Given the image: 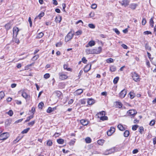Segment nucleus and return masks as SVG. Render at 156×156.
<instances>
[{
    "mask_svg": "<svg viewBox=\"0 0 156 156\" xmlns=\"http://www.w3.org/2000/svg\"><path fill=\"white\" fill-rule=\"evenodd\" d=\"M118 149L117 147H114L112 148L107 150L103 153V154L105 155H107L109 154L113 153L115 152H117L118 151Z\"/></svg>",
    "mask_w": 156,
    "mask_h": 156,
    "instance_id": "f257e3e1",
    "label": "nucleus"
},
{
    "mask_svg": "<svg viewBox=\"0 0 156 156\" xmlns=\"http://www.w3.org/2000/svg\"><path fill=\"white\" fill-rule=\"evenodd\" d=\"M105 112L104 111H102L98 114L97 115L98 118H100L101 120L104 121L108 119V117L105 116Z\"/></svg>",
    "mask_w": 156,
    "mask_h": 156,
    "instance_id": "f03ea898",
    "label": "nucleus"
},
{
    "mask_svg": "<svg viewBox=\"0 0 156 156\" xmlns=\"http://www.w3.org/2000/svg\"><path fill=\"white\" fill-rule=\"evenodd\" d=\"M137 112L134 109L129 110L127 111V115L128 116H130L131 118L133 117L136 114Z\"/></svg>",
    "mask_w": 156,
    "mask_h": 156,
    "instance_id": "7ed1b4c3",
    "label": "nucleus"
},
{
    "mask_svg": "<svg viewBox=\"0 0 156 156\" xmlns=\"http://www.w3.org/2000/svg\"><path fill=\"white\" fill-rule=\"evenodd\" d=\"M132 77L133 79L136 82L139 81L140 80L139 75L136 72L132 73Z\"/></svg>",
    "mask_w": 156,
    "mask_h": 156,
    "instance_id": "20e7f679",
    "label": "nucleus"
},
{
    "mask_svg": "<svg viewBox=\"0 0 156 156\" xmlns=\"http://www.w3.org/2000/svg\"><path fill=\"white\" fill-rule=\"evenodd\" d=\"M9 136V133H5L2 134L0 135V140H4L7 139Z\"/></svg>",
    "mask_w": 156,
    "mask_h": 156,
    "instance_id": "39448f33",
    "label": "nucleus"
},
{
    "mask_svg": "<svg viewBox=\"0 0 156 156\" xmlns=\"http://www.w3.org/2000/svg\"><path fill=\"white\" fill-rule=\"evenodd\" d=\"M73 36V34L71 33H69L65 37V41L68 42L71 40Z\"/></svg>",
    "mask_w": 156,
    "mask_h": 156,
    "instance_id": "423d86ee",
    "label": "nucleus"
},
{
    "mask_svg": "<svg viewBox=\"0 0 156 156\" xmlns=\"http://www.w3.org/2000/svg\"><path fill=\"white\" fill-rule=\"evenodd\" d=\"M19 28L16 27H15L13 28V37H17V36L19 32Z\"/></svg>",
    "mask_w": 156,
    "mask_h": 156,
    "instance_id": "0eeeda50",
    "label": "nucleus"
},
{
    "mask_svg": "<svg viewBox=\"0 0 156 156\" xmlns=\"http://www.w3.org/2000/svg\"><path fill=\"white\" fill-rule=\"evenodd\" d=\"M94 54H98L101 52L102 48L101 47H98L93 49Z\"/></svg>",
    "mask_w": 156,
    "mask_h": 156,
    "instance_id": "6e6552de",
    "label": "nucleus"
},
{
    "mask_svg": "<svg viewBox=\"0 0 156 156\" xmlns=\"http://www.w3.org/2000/svg\"><path fill=\"white\" fill-rule=\"evenodd\" d=\"M59 78L61 80H64L67 79L68 76L63 73H59Z\"/></svg>",
    "mask_w": 156,
    "mask_h": 156,
    "instance_id": "1a4fd4ad",
    "label": "nucleus"
},
{
    "mask_svg": "<svg viewBox=\"0 0 156 156\" xmlns=\"http://www.w3.org/2000/svg\"><path fill=\"white\" fill-rule=\"evenodd\" d=\"M22 96L23 98H25L26 100H29L30 99V95L28 94L25 92H23L22 93Z\"/></svg>",
    "mask_w": 156,
    "mask_h": 156,
    "instance_id": "9d476101",
    "label": "nucleus"
},
{
    "mask_svg": "<svg viewBox=\"0 0 156 156\" xmlns=\"http://www.w3.org/2000/svg\"><path fill=\"white\" fill-rule=\"evenodd\" d=\"M91 64H88L84 68V72L86 73L89 71L91 69Z\"/></svg>",
    "mask_w": 156,
    "mask_h": 156,
    "instance_id": "9b49d317",
    "label": "nucleus"
},
{
    "mask_svg": "<svg viewBox=\"0 0 156 156\" xmlns=\"http://www.w3.org/2000/svg\"><path fill=\"white\" fill-rule=\"evenodd\" d=\"M126 93V90L124 89L122 90L119 93V96L120 98H124L125 96Z\"/></svg>",
    "mask_w": 156,
    "mask_h": 156,
    "instance_id": "f8f14e48",
    "label": "nucleus"
},
{
    "mask_svg": "<svg viewBox=\"0 0 156 156\" xmlns=\"http://www.w3.org/2000/svg\"><path fill=\"white\" fill-rule=\"evenodd\" d=\"M115 130V129L113 127H111L110 129L107 132V134L108 136H111L113 134Z\"/></svg>",
    "mask_w": 156,
    "mask_h": 156,
    "instance_id": "ddd939ff",
    "label": "nucleus"
},
{
    "mask_svg": "<svg viewBox=\"0 0 156 156\" xmlns=\"http://www.w3.org/2000/svg\"><path fill=\"white\" fill-rule=\"evenodd\" d=\"M95 44V42L94 41H91L86 45V47L88 48L89 47V46L92 47L94 46Z\"/></svg>",
    "mask_w": 156,
    "mask_h": 156,
    "instance_id": "4468645a",
    "label": "nucleus"
},
{
    "mask_svg": "<svg viewBox=\"0 0 156 156\" xmlns=\"http://www.w3.org/2000/svg\"><path fill=\"white\" fill-rule=\"evenodd\" d=\"M120 3L122 5L126 7L129 5V1L128 0H122Z\"/></svg>",
    "mask_w": 156,
    "mask_h": 156,
    "instance_id": "2eb2a0df",
    "label": "nucleus"
},
{
    "mask_svg": "<svg viewBox=\"0 0 156 156\" xmlns=\"http://www.w3.org/2000/svg\"><path fill=\"white\" fill-rule=\"evenodd\" d=\"M83 90L82 89H79L75 91L74 93V94L76 95H78L83 92Z\"/></svg>",
    "mask_w": 156,
    "mask_h": 156,
    "instance_id": "dca6fc26",
    "label": "nucleus"
},
{
    "mask_svg": "<svg viewBox=\"0 0 156 156\" xmlns=\"http://www.w3.org/2000/svg\"><path fill=\"white\" fill-rule=\"evenodd\" d=\"M56 109V107L51 108V107H49L47 110V112L48 113H50Z\"/></svg>",
    "mask_w": 156,
    "mask_h": 156,
    "instance_id": "f3484780",
    "label": "nucleus"
},
{
    "mask_svg": "<svg viewBox=\"0 0 156 156\" xmlns=\"http://www.w3.org/2000/svg\"><path fill=\"white\" fill-rule=\"evenodd\" d=\"M80 123L83 125L86 126L88 124V121L85 119H82L80 120Z\"/></svg>",
    "mask_w": 156,
    "mask_h": 156,
    "instance_id": "a211bd4d",
    "label": "nucleus"
},
{
    "mask_svg": "<svg viewBox=\"0 0 156 156\" xmlns=\"http://www.w3.org/2000/svg\"><path fill=\"white\" fill-rule=\"evenodd\" d=\"M62 20L61 16H56L55 19V21L57 23H59Z\"/></svg>",
    "mask_w": 156,
    "mask_h": 156,
    "instance_id": "6ab92c4d",
    "label": "nucleus"
},
{
    "mask_svg": "<svg viewBox=\"0 0 156 156\" xmlns=\"http://www.w3.org/2000/svg\"><path fill=\"white\" fill-rule=\"evenodd\" d=\"M54 93L58 98H60L62 95V93L59 91H56L54 92Z\"/></svg>",
    "mask_w": 156,
    "mask_h": 156,
    "instance_id": "aec40b11",
    "label": "nucleus"
},
{
    "mask_svg": "<svg viewBox=\"0 0 156 156\" xmlns=\"http://www.w3.org/2000/svg\"><path fill=\"white\" fill-rule=\"evenodd\" d=\"M86 52L87 54H94V53L93 51V49H90L89 48L86 49Z\"/></svg>",
    "mask_w": 156,
    "mask_h": 156,
    "instance_id": "412c9836",
    "label": "nucleus"
},
{
    "mask_svg": "<svg viewBox=\"0 0 156 156\" xmlns=\"http://www.w3.org/2000/svg\"><path fill=\"white\" fill-rule=\"evenodd\" d=\"M94 103V100L92 99H89L87 101V103L89 105H92Z\"/></svg>",
    "mask_w": 156,
    "mask_h": 156,
    "instance_id": "4be33fe9",
    "label": "nucleus"
},
{
    "mask_svg": "<svg viewBox=\"0 0 156 156\" xmlns=\"http://www.w3.org/2000/svg\"><path fill=\"white\" fill-rule=\"evenodd\" d=\"M12 26V24L11 23H9L5 25V27L6 30H8Z\"/></svg>",
    "mask_w": 156,
    "mask_h": 156,
    "instance_id": "5701e85b",
    "label": "nucleus"
},
{
    "mask_svg": "<svg viewBox=\"0 0 156 156\" xmlns=\"http://www.w3.org/2000/svg\"><path fill=\"white\" fill-rule=\"evenodd\" d=\"M57 141L58 144H63L64 143V140L60 138L57 139Z\"/></svg>",
    "mask_w": 156,
    "mask_h": 156,
    "instance_id": "b1692460",
    "label": "nucleus"
},
{
    "mask_svg": "<svg viewBox=\"0 0 156 156\" xmlns=\"http://www.w3.org/2000/svg\"><path fill=\"white\" fill-rule=\"evenodd\" d=\"M68 65L66 64H64L63 66V68L64 69H66L68 71H71V69L70 68H68Z\"/></svg>",
    "mask_w": 156,
    "mask_h": 156,
    "instance_id": "393cba45",
    "label": "nucleus"
},
{
    "mask_svg": "<svg viewBox=\"0 0 156 156\" xmlns=\"http://www.w3.org/2000/svg\"><path fill=\"white\" fill-rule=\"evenodd\" d=\"M44 13L43 12H41L35 19H37L39 18V19H41V18L44 16Z\"/></svg>",
    "mask_w": 156,
    "mask_h": 156,
    "instance_id": "a878e982",
    "label": "nucleus"
},
{
    "mask_svg": "<svg viewBox=\"0 0 156 156\" xmlns=\"http://www.w3.org/2000/svg\"><path fill=\"white\" fill-rule=\"evenodd\" d=\"M118 128L121 131H123L125 129L123 126L121 124H119L118 126Z\"/></svg>",
    "mask_w": 156,
    "mask_h": 156,
    "instance_id": "bb28decb",
    "label": "nucleus"
},
{
    "mask_svg": "<svg viewBox=\"0 0 156 156\" xmlns=\"http://www.w3.org/2000/svg\"><path fill=\"white\" fill-rule=\"evenodd\" d=\"M154 17H152L150 20V23L151 27H154V21H153V19Z\"/></svg>",
    "mask_w": 156,
    "mask_h": 156,
    "instance_id": "cd10ccee",
    "label": "nucleus"
},
{
    "mask_svg": "<svg viewBox=\"0 0 156 156\" xmlns=\"http://www.w3.org/2000/svg\"><path fill=\"white\" fill-rule=\"evenodd\" d=\"M137 5L135 4H132L130 5V7L132 9H136Z\"/></svg>",
    "mask_w": 156,
    "mask_h": 156,
    "instance_id": "c85d7f7f",
    "label": "nucleus"
},
{
    "mask_svg": "<svg viewBox=\"0 0 156 156\" xmlns=\"http://www.w3.org/2000/svg\"><path fill=\"white\" fill-rule=\"evenodd\" d=\"M44 35V34L42 32H41L39 33L37 36V38H40L42 37Z\"/></svg>",
    "mask_w": 156,
    "mask_h": 156,
    "instance_id": "c756f323",
    "label": "nucleus"
},
{
    "mask_svg": "<svg viewBox=\"0 0 156 156\" xmlns=\"http://www.w3.org/2000/svg\"><path fill=\"white\" fill-rule=\"evenodd\" d=\"M5 96V94L4 92H0V100L2 99Z\"/></svg>",
    "mask_w": 156,
    "mask_h": 156,
    "instance_id": "7c9ffc66",
    "label": "nucleus"
},
{
    "mask_svg": "<svg viewBox=\"0 0 156 156\" xmlns=\"http://www.w3.org/2000/svg\"><path fill=\"white\" fill-rule=\"evenodd\" d=\"M129 131L126 130L124 133V136L125 137H128L129 135Z\"/></svg>",
    "mask_w": 156,
    "mask_h": 156,
    "instance_id": "2f4dec72",
    "label": "nucleus"
},
{
    "mask_svg": "<svg viewBox=\"0 0 156 156\" xmlns=\"http://www.w3.org/2000/svg\"><path fill=\"white\" fill-rule=\"evenodd\" d=\"M30 129V128H27L26 129H24L22 131L21 133L22 134H24L27 133Z\"/></svg>",
    "mask_w": 156,
    "mask_h": 156,
    "instance_id": "473e14b6",
    "label": "nucleus"
},
{
    "mask_svg": "<svg viewBox=\"0 0 156 156\" xmlns=\"http://www.w3.org/2000/svg\"><path fill=\"white\" fill-rule=\"evenodd\" d=\"M116 70V68L115 66H112L110 68V70L112 72H114Z\"/></svg>",
    "mask_w": 156,
    "mask_h": 156,
    "instance_id": "72a5a7b5",
    "label": "nucleus"
},
{
    "mask_svg": "<svg viewBox=\"0 0 156 156\" xmlns=\"http://www.w3.org/2000/svg\"><path fill=\"white\" fill-rule=\"evenodd\" d=\"M6 113L7 114L10 116H12L13 115V112L12 110H10L8 112H7Z\"/></svg>",
    "mask_w": 156,
    "mask_h": 156,
    "instance_id": "f704fd0d",
    "label": "nucleus"
},
{
    "mask_svg": "<svg viewBox=\"0 0 156 156\" xmlns=\"http://www.w3.org/2000/svg\"><path fill=\"white\" fill-rule=\"evenodd\" d=\"M104 140H100L98 141V143L100 145H102L104 143Z\"/></svg>",
    "mask_w": 156,
    "mask_h": 156,
    "instance_id": "c9c22d12",
    "label": "nucleus"
},
{
    "mask_svg": "<svg viewBox=\"0 0 156 156\" xmlns=\"http://www.w3.org/2000/svg\"><path fill=\"white\" fill-rule=\"evenodd\" d=\"M85 140L86 143H90L91 142V139L90 137H87L85 139Z\"/></svg>",
    "mask_w": 156,
    "mask_h": 156,
    "instance_id": "e433bc0d",
    "label": "nucleus"
},
{
    "mask_svg": "<svg viewBox=\"0 0 156 156\" xmlns=\"http://www.w3.org/2000/svg\"><path fill=\"white\" fill-rule=\"evenodd\" d=\"M116 104L117 106L119 108H122V104L120 102H116Z\"/></svg>",
    "mask_w": 156,
    "mask_h": 156,
    "instance_id": "4c0bfd02",
    "label": "nucleus"
},
{
    "mask_svg": "<svg viewBox=\"0 0 156 156\" xmlns=\"http://www.w3.org/2000/svg\"><path fill=\"white\" fill-rule=\"evenodd\" d=\"M119 79V77H116L113 80V83L114 84H116L117 83Z\"/></svg>",
    "mask_w": 156,
    "mask_h": 156,
    "instance_id": "58836bf2",
    "label": "nucleus"
},
{
    "mask_svg": "<svg viewBox=\"0 0 156 156\" xmlns=\"http://www.w3.org/2000/svg\"><path fill=\"white\" fill-rule=\"evenodd\" d=\"M106 61L108 63H111L113 62V60L112 58H109L107 59Z\"/></svg>",
    "mask_w": 156,
    "mask_h": 156,
    "instance_id": "ea45409f",
    "label": "nucleus"
},
{
    "mask_svg": "<svg viewBox=\"0 0 156 156\" xmlns=\"http://www.w3.org/2000/svg\"><path fill=\"white\" fill-rule=\"evenodd\" d=\"M50 77V75L49 73H46L45 74L44 76V77L45 79H47Z\"/></svg>",
    "mask_w": 156,
    "mask_h": 156,
    "instance_id": "a19ab883",
    "label": "nucleus"
},
{
    "mask_svg": "<svg viewBox=\"0 0 156 156\" xmlns=\"http://www.w3.org/2000/svg\"><path fill=\"white\" fill-rule=\"evenodd\" d=\"M144 128L142 126H140L139 129V131L142 134V132L144 131Z\"/></svg>",
    "mask_w": 156,
    "mask_h": 156,
    "instance_id": "79ce46f5",
    "label": "nucleus"
},
{
    "mask_svg": "<svg viewBox=\"0 0 156 156\" xmlns=\"http://www.w3.org/2000/svg\"><path fill=\"white\" fill-rule=\"evenodd\" d=\"M138 127L139 126L138 125H135L133 126L132 129L133 130L135 131L137 129Z\"/></svg>",
    "mask_w": 156,
    "mask_h": 156,
    "instance_id": "37998d69",
    "label": "nucleus"
},
{
    "mask_svg": "<svg viewBox=\"0 0 156 156\" xmlns=\"http://www.w3.org/2000/svg\"><path fill=\"white\" fill-rule=\"evenodd\" d=\"M82 30H79L78 31H76L75 33V34L77 35H81L82 34Z\"/></svg>",
    "mask_w": 156,
    "mask_h": 156,
    "instance_id": "c03bdc74",
    "label": "nucleus"
},
{
    "mask_svg": "<svg viewBox=\"0 0 156 156\" xmlns=\"http://www.w3.org/2000/svg\"><path fill=\"white\" fill-rule=\"evenodd\" d=\"M39 56L38 55H35L33 57L32 60L33 61H35L37 60Z\"/></svg>",
    "mask_w": 156,
    "mask_h": 156,
    "instance_id": "a18cd8bd",
    "label": "nucleus"
},
{
    "mask_svg": "<svg viewBox=\"0 0 156 156\" xmlns=\"http://www.w3.org/2000/svg\"><path fill=\"white\" fill-rule=\"evenodd\" d=\"M113 30L117 34L119 35L120 34V32L117 28H114L113 29Z\"/></svg>",
    "mask_w": 156,
    "mask_h": 156,
    "instance_id": "49530a36",
    "label": "nucleus"
},
{
    "mask_svg": "<svg viewBox=\"0 0 156 156\" xmlns=\"http://www.w3.org/2000/svg\"><path fill=\"white\" fill-rule=\"evenodd\" d=\"M34 117L33 115H30L29 117H28L27 119L25 121V122H27L29 121L31 119L33 118Z\"/></svg>",
    "mask_w": 156,
    "mask_h": 156,
    "instance_id": "de8ad7c7",
    "label": "nucleus"
},
{
    "mask_svg": "<svg viewBox=\"0 0 156 156\" xmlns=\"http://www.w3.org/2000/svg\"><path fill=\"white\" fill-rule=\"evenodd\" d=\"M44 105V103L42 102H41L39 103L38 105V107L39 108H42L43 107V106Z\"/></svg>",
    "mask_w": 156,
    "mask_h": 156,
    "instance_id": "09e8293b",
    "label": "nucleus"
},
{
    "mask_svg": "<svg viewBox=\"0 0 156 156\" xmlns=\"http://www.w3.org/2000/svg\"><path fill=\"white\" fill-rule=\"evenodd\" d=\"M62 44V43L60 42H58L56 44V47H61Z\"/></svg>",
    "mask_w": 156,
    "mask_h": 156,
    "instance_id": "8fccbe9b",
    "label": "nucleus"
},
{
    "mask_svg": "<svg viewBox=\"0 0 156 156\" xmlns=\"http://www.w3.org/2000/svg\"><path fill=\"white\" fill-rule=\"evenodd\" d=\"M155 123V120H151L150 122L149 123V125L151 126H153L154 124Z\"/></svg>",
    "mask_w": 156,
    "mask_h": 156,
    "instance_id": "3c124183",
    "label": "nucleus"
},
{
    "mask_svg": "<svg viewBox=\"0 0 156 156\" xmlns=\"http://www.w3.org/2000/svg\"><path fill=\"white\" fill-rule=\"evenodd\" d=\"M97 5L96 4H93L91 6V8L92 9H95L96 8Z\"/></svg>",
    "mask_w": 156,
    "mask_h": 156,
    "instance_id": "603ef678",
    "label": "nucleus"
},
{
    "mask_svg": "<svg viewBox=\"0 0 156 156\" xmlns=\"http://www.w3.org/2000/svg\"><path fill=\"white\" fill-rule=\"evenodd\" d=\"M88 26L89 27L91 28H94L95 27V26L93 24H89Z\"/></svg>",
    "mask_w": 156,
    "mask_h": 156,
    "instance_id": "864d4df0",
    "label": "nucleus"
},
{
    "mask_svg": "<svg viewBox=\"0 0 156 156\" xmlns=\"http://www.w3.org/2000/svg\"><path fill=\"white\" fill-rule=\"evenodd\" d=\"M82 62L84 63H86L87 62V60L85 57H83L82 59Z\"/></svg>",
    "mask_w": 156,
    "mask_h": 156,
    "instance_id": "5fc2aeb1",
    "label": "nucleus"
},
{
    "mask_svg": "<svg viewBox=\"0 0 156 156\" xmlns=\"http://www.w3.org/2000/svg\"><path fill=\"white\" fill-rule=\"evenodd\" d=\"M47 144V145L51 146L52 144V142L51 140H49L48 141Z\"/></svg>",
    "mask_w": 156,
    "mask_h": 156,
    "instance_id": "6e6d98bb",
    "label": "nucleus"
},
{
    "mask_svg": "<svg viewBox=\"0 0 156 156\" xmlns=\"http://www.w3.org/2000/svg\"><path fill=\"white\" fill-rule=\"evenodd\" d=\"M146 20L144 18L142 22V24L143 25H144L146 23Z\"/></svg>",
    "mask_w": 156,
    "mask_h": 156,
    "instance_id": "4d7b16f0",
    "label": "nucleus"
},
{
    "mask_svg": "<svg viewBox=\"0 0 156 156\" xmlns=\"http://www.w3.org/2000/svg\"><path fill=\"white\" fill-rule=\"evenodd\" d=\"M35 123V121H31V122L29 123H28V125L29 126H32Z\"/></svg>",
    "mask_w": 156,
    "mask_h": 156,
    "instance_id": "13d9d810",
    "label": "nucleus"
},
{
    "mask_svg": "<svg viewBox=\"0 0 156 156\" xmlns=\"http://www.w3.org/2000/svg\"><path fill=\"white\" fill-rule=\"evenodd\" d=\"M35 108L33 107H32V108L31 110L30 111L31 112H32L33 114L32 115H33L34 112H35Z\"/></svg>",
    "mask_w": 156,
    "mask_h": 156,
    "instance_id": "bf43d9fd",
    "label": "nucleus"
},
{
    "mask_svg": "<svg viewBox=\"0 0 156 156\" xmlns=\"http://www.w3.org/2000/svg\"><path fill=\"white\" fill-rule=\"evenodd\" d=\"M14 38V41L17 44H19V39L16 38V37H13Z\"/></svg>",
    "mask_w": 156,
    "mask_h": 156,
    "instance_id": "052dcab7",
    "label": "nucleus"
},
{
    "mask_svg": "<svg viewBox=\"0 0 156 156\" xmlns=\"http://www.w3.org/2000/svg\"><path fill=\"white\" fill-rule=\"evenodd\" d=\"M151 32L148 31H144V34L145 35H148L149 34H151Z\"/></svg>",
    "mask_w": 156,
    "mask_h": 156,
    "instance_id": "680f3d73",
    "label": "nucleus"
},
{
    "mask_svg": "<svg viewBox=\"0 0 156 156\" xmlns=\"http://www.w3.org/2000/svg\"><path fill=\"white\" fill-rule=\"evenodd\" d=\"M34 64V63H32V64H30L29 65H28L26 67H25V69L26 70H28L29 69V67H30V66H32V65H33Z\"/></svg>",
    "mask_w": 156,
    "mask_h": 156,
    "instance_id": "e2e57ef3",
    "label": "nucleus"
},
{
    "mask_svg": "<svg viewBox=\"0 0 156 156\" xmlns=\"http://www.w3.org/2000/svg\"><path fill=\"white\" fill-rule=\"evenodd\" d=\"M11 120H7L5 122V123L7 125H9L11 123Z\"/></svg>",
    "mask_w": 156,
    "mask_h": 156,
    "instance_id": "0e129e2a",
    "label": "nucleus"
},
{
    "mask_svg": "<svg viewBox=\"0 0 156 156\" xmlns=\"http://www.w3.org/2000/svg\"><path fill=\"white\" fill-rule=\"evenodd\" d=\"M28 21L29 22L30 24V26L32 27V22L31 20V18L29 17L28 19Z\"/></svg>",
    "mask_w": 156,
    "mask_h": 156,
    "instance_id": "69168bd1",
    "label": "nucleus"
},
{
    "mask_svg": "<svg viewBox=\"0 0 156 156\" xmlns=\"http://www.w3.org/2000/svg\"><path fill=\"white\" fill-rule=\"evenodd\" d=\"M80 102L81 103V104L82 105H84L86 103V101L85 100H81L80 101Z\"/></svg>",
    "mask_w": 156,
    "mask_h": 156,
    "instance_id": "338daca9",
    "label": "nucleus"
},
{
    "mask_svg": "<svg viewBox=\"0 0 156 156\" xmlns=\"http://www.w3.org/2000/svg\"><path fill=\"white\" fill-rule=\"evenodd\" d=\"M60 135V134L59 133H56L54 135V136L55 137V138H56L57 137L59 136Z\"/></svg>",
    "mask_w": 156,
    "mask_h": 156,
    "instance_id": "774afa93",
    "label": "nucleus"
}]
</instances>
